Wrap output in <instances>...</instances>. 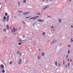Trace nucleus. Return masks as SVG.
<instances>
[{
	"label": "nucleus",
	"instance_id": "1",
	"mask_svg": "<svg viewBox=\"0 0 73 73\" xmlns=\"http://www.w3.org/2000/svg\"><path fill=\"white\" fill-rule=\"evenodd\" d=\"M22 61V59H21L19 60L18 61V64H19V65L21 64V63Z\"/></svg>",
	"mask_w": 73,
	"mask_h": 73
},
{
	"label": "nucleus",
	"instance_id": "2",
	"mask_svg": "<svg viewBox=\"0 0 73 73\" xmlns=\"http://www.w3.org/2000/svg\"><path fill=\"white\" fill-rule=\"evenodd\" d=\"M1 68V69H5V68H4V66L3 65H1L0 66Z\"/></svg>",
	"mask_w": 73,
	"mask_h": 73
},
{
	"label": "nucleus",
	"instance_id": "3",
	"mask_svg": "<svg viewBox=\"0 0 73 73\" xmlns=\"http://www.w3.org/2000/svg\"><path fill=\"white\" fill-rule=\"evenodd\" d=\"M56 42V40H53V41L51 43H50L51 45H52L54 43V42Z\"/></svg>",
	"mask_w": 73,
	"mask_h": 73
},
{
	"label": "nucleus",
	"instance_id": "4",
	"mask_svg": "<svg viewBox=\"0 0 73 73\" xmlns=\"http://www.w3.org/2000/svg\"><path fill=\"white\" fill-rule=\"evenodd\" d=\"M38 22H44V20H42V19H38Z\"/></svg>",
	"mask_w": 73,
	"mask_h": 73
},
{
	"label": "nucleus",
	"instance_id": "5",
	"mask_svg": "<svg viewBox=\"0 0 73 73\" xmlns=\"http://www.w3.org/2000/svg\"><path fill=\"white\" fill-rule=\"evenodd\" d=\"M9 16L8 15L7 16L6 18V21H9Z\"/></svg>",
	"mask_w": 73,
	"mask_h": 73
},
{
	"label": "nucleus",
	"instance_id": "6",
	"mask_svg": "<svg viewBox=\"0 0 73 73\" xmlns=\"http://www.w3.org/2000/svg\"><path fill=\"white\" fill-rule=\"evenodd\" d=\"M62 21V20L61 19H59L58 20V23H61V22Z\"/></svg>",
	"mask_w": 73,
	"mask_h": 73
},
{
	"label": "nucleus",
	"instance_id": "7",
	"mask_svg": "<svg viewBox=\"0 0 73 73\" xmlns=\"http://www.w3.org/2000/svg\"><path fill=\"white\" fill-rule=\"evenodd\" d=\"M30 12H27L25 13H23V14H24V15H27V14H28V13H29Z\"/></svg>",
	"mask_w": 73,
	"mask_h": 73
},
{
	"label": "nucleus",
	"instance_id": "8",
	"mask_svg": "<svg viewBox=\"0 0 73 73\" xmlns=\"http://www.w3.org/2000/svg\"><path fill=\"white\" fill-rule=\"evenodd\" d=\"M17 54H19V55H20V56H21V53H20V52L19 51H17Z\"/></svg>",
	"mask_w": 73,
	"mask_h": 73
},
{
	"label": "nucleus",
	"instance_id": "9",
	"mask_svg": "<svg viewBox=\"0 0 73 73\" xmlns=\"http://www.w3.org/2000/svg\"><path fill=\"white\" fill-rule=\"evenodd\" d=\"M6 28H7V30H9V25H6Z\"/></svg>",
	"mask_w": 73,
	"mask_h": 73
},
{
	"label": "nucleus",
	"instance_id": "10",
	"mask_svg": "<svg viewBox=\"0 0 73 73\" xmlns=\"http://www.w3.org/2000/svg\"><path fill=\"white\" fill-rule=\"evenodd\" d=\"M33 20H36L37 19V18H36L35 17H33Z\"/></svg>",
	"mask_w": 73,
	"mask_h": 73
},
{
	"label": "nucleus",
	"instance_id": "11",
	"mask_svg": "<svg viewBox=\"0 0 73 73\" xmlns=\"http://www.w3.org/2000/svg\"><path fill=\"white\" fill-rule=\"evenodd\" d=\"M42 56H45V53H44V52H43L42 53Z\"/></svg>",
	"mask_w": 73,
	"mask_h": 73
},
{
	"label": "nucleus",
	"instance_id": "12",
	"mask_svg": "<svg viewBox=\"0 0 73 73\" xmlns=\"http://www.w3.org/2000/svg\"><path fill=\"white\" fill-rule=\"evenodd\" d=\"M3 20H6V17L4 16L3 17Z\"/></svg>",
	"mask_w": 73,
	"mask_h": 73
},
{
	"label": "nucleus",
	"instance_id": "13",
	"mask_svg": "<svg viewBox=\"0 0 73 73\" xmlns=\"http://www.w3.org/2000/svg\"><path fill=\"white\" fill-rule=\"evenodd\" d=\"M22 22L23 24H25V25H26V23H25V22H24V21H22Z\"/></svg>",
	"mask_w": 73,
	"mask_h": 73
},
{
	"label": "nucleus",
	"instance_id": "14",
	"mask_svg": "<svg viewBox=\"0 0 73 73\" xmlns=\"http://www.w3.org/2000/svg\"><path fill=\"white\" fill-rule=\"evenodd\" d=\"M5 16H7L8 15V13H5Z\"/></svg>",
	"mask_w": 73,
	"mask_h": 73
},
{
	"label": "nucleus",
	"instance_id": "15",
	"mask_svg": "<svg viewBox=\"0 0 73 73\" xmlns=\"http://www.w3.org/2000/svg\"><path fill=\"white\" fill-rule=\"evenodd\" d=\"M3 31H4V32H6V29H3Z\"/></svg>",
	"mask_w": 73,
	"mask_h": 73
},
{
	"label": "nucleus",
	"instance_id": "16",
	"mask_svg": "<svg viewBox=\"0 0 73 73\" xmlns=\"http://www.w3.org/2000/svg\"><path fill=\"white\" fill-rule=\"evenodd\" d=\"M18 6H20V2H18Z\"/></svg>",
	"mask_w": 73,
	"mask_h": 73
},
{
	"label": "nucleus",
	"instance_id": "17",
	"mask_svg": "<svg viewBox=\"0 0 73 73\" xmlns=\"http://www.w3.org/2000/svg\"><path fill=\"white\" fill-rule=\"evenodd\" d=\"M2 72H3V73H5V70H3L2 71Z\"/></svg>",
	"mask_w": 73,
	"mask_h": 73
},
{
	"label": "nucleus",
	"instance_id": "18",
	"mask_svg": "<svg viewBox=\"0 0 73 73\" xmlns=\"http://www.w3.org/2000/svg\"><path fill=\"white\" fill-rule=\"evenodd\" d=\"M55 65H56V66H57V61H55Z\"/></svg>",
	"mask_w": 73,
	"mask_h": 73
},
{
	"label": "nucleus",
	"instance_id": "19",
	"mask_svg": "<svg viewBox=\"0 0 73 73\" xmlns=\"http://www.w3.org/2000/svg\"><path fill=\"white\" fill-rule=\"evenodd\" d=\"M23 2L24 3H26V0H24Z\"/></svg>",
	"mask_w": 73,
	"mask_h": 73
},
{
	"label": "nucleus",
	"instance_id": "20",
	"mask_svg": "<svg viewBox=\"0 0 73 73\" xmlns=\"http://www.w3.org/2000/svg\"><path fill=\"white\" fill-rule=\"evenodd\" d=\"M15 30H16V29L15 28H14L13 29V31H15Z\"/></svg>",
	"mask_w": 73,
	"mask_h": 73
},
{
	"label": "nucleus",
	"instance_id": "21",
	"mask_svg": "<svg viewBox=\"0 0 73 73\" xmlns=\"http://www.w3.org/2000/svg\"><path fill=\"white\" fill-rule=\"evenodd\" d=\"M49 6H46L45 7V8H46V9H47V8H48V7H49Z\"/></svg>",
	"mask_w": 73,
	"mask_h": 73
},
{
	"label": "nucleus",
	"instance_id": "22",
	"mask_svg": "<svg viewBox=\"0 0 73 73\" xmlns=\"http://www.w3.org/2000/svg\"><path fill=\"white\" fill-rule=\"evenodd\" d=\"M12 61H11L10 62L9 64L10 65H11L12 64Z\"/></svg>",
	"mask_w": 73,
	"mask_h": 73
},
{
	"label": "nucleus",
	"instance_id": "23",
	"mask_svg": "<svg viewBox=\"0 0 73 73\" xmlns=\"http://www.w3.org/2000/svg\"><path fill=\"white\" fill-rule=\"evenodd\" d=\"M18 45H21V42H19L18 43Z\"/></svg>",
	"mask_w": 73,
	"mask_h": 73
},
{
	"label": "nucleus",
	"instance_id": "24",
	"mask_svg": "<svg viewBox=\"0 0 73 73\" xmlns=\"http://www.w3.org/2000/svg\"><path fill=\"white\" fill-rule=\"evenodd\" d=\"M68 56H69V55H67L66 57V58H67V57H68Z\"/></svg>",
	"mask_w": 73,
	"mask_h": 73
},
{
	"label": "nucleus",
	"instance_id": "25",
	"mask_svg": "<svg viewBox=\"0 0 73 73\" xmlns=\"http://www.w3.org/2000/svg\"><path fill=\"white\" fill-rule=\"evenodd\" d=\"M37 15H41V14H40V13H37Z\"/></svg>",
	"mask_w": 73,
	"mask_h": 73
},
{
	"label": "nucleus",
	"instance_id": "26",
	"mask_svg": "<svg viewBox=\"0 0 73 73\" xmlns=\"http://www.w3.org/2000/svg\"><path fill=\"white\" fill-rule=\"evenodd\" d=\"M70 53V50H68V54H69Z\"/></svg>",
	"mask_w": 73,
	"mask_h": 73
},
{
	"label": "nucleus",
	"instance_id": "27",
	"mask_svg": "<svg viewBox=\"0 0 73 73\" xmlns=\"http://www.w3.org/2000/svg\"><path fill=\"white\" fill-rule=\"evenodd\" d=\"M45 35V32H44L43 33V35Z\"/></svg>",
	"mask_w": 73,
	"mask_h": 73
},
{
	"label": "nucleus",
	"instance_id": "28",
	"mask_svg": "<svg viewBox=\"0 0 73 73\" xmlns=\"http://www.w3.org/2000/svg\"><path fill=\"white\" fill-rule=\"evenodd\" d=\"M36 18H39V16H36V17H35Z\"/></svg>",
	"mask_w": 73,
	"mask_h": 73
},
{
	"label": "nucleus",
	"instance_id": "29",
	"mask_svg": "<svg viewBox=\"0 0 73 73\" xmlns=\"http://www.w3.org/2000/svg\"><path fill=\"white\" fill-rule=\"evenodd\" d=\"M19 13H21L22 12H23V11H19Z\"/></svg>",
	"mask_w": 73,
	"mask_h": 73
},
{
	"label": "nucleus",
	"instance_id": "30",
	"mask_svg": "<svg viewBox=\"0 0 73 73\" xmlns=\"http://www.w3.org/2000/svg\"><path fill=\"white\" fill-rule=\"evenodd\" d=\"M36 23H34L33 24V26H34L35 25V24H36Z\"/></svg>",
	"mask_w": 73,
	"mask_h": 73
},
{
	"label": "nucleus",
	"instance_id": "31",
	"mask_svg": "<svg viewBox=\"0 0 73 73\" xmlns=\"http://www.w3.org/2000/svg\"><path fill=\"white\" fill-rule=\"evenodd\" d=\"M69 65H70V63H69L68 64V66L69 67Z\"/></svg>",
	"mask_w": 73,
	"mask_h": 73
},
{
	"label": "nucleus",
	"instance_id": "32",
	"mask_svg": "<svg viewBox=\"0 0 73 73\" xmlns=\"http://www.w3.org/2000/svg\"><path fill=\"white\" fill-rule=\"evenodd\" d=\"M19 41L20 42H21V39H19Z\"/></svg>",
	"mask_w": 73,
	"mask_h": 73
},
{
	"label": "nucleus",
	"instance_id": "33",
	"mask_svg": "<svg viewBox=\"0 0 73 73\" xmlns=\"http://www.w3.org/2000/svg\"><path fill=\"white\" fill-rule=\"evenodd\" d=\"M43 9V10H44V9H46L45 7V8H43V9Z\"/></svg>",
	"mask_w": 73,
	"mask_h": 73
},
{
	"label": "nucleus",
	"instance_id": "34",
	"mask_svg": "<svg viewBox=\"0 0 73 73\" xmlns=\"http://www.w3.org/2000/svg\"><path fill=\"white\" fill-rule=\"evenodd\" d=\"M29 17H27L25 18V19H29Z\"/></svg>",
	"mask_w": 73,
	"mask_h": 73
},
{
	"label": "nucleus",
	"instance_id": "35",
	"mask_svg": "<svg viewBox=\"0 0 73 73\" xmlns=\"http://www.w3.org/2000/svg\"><path fill=\"white\" fill-rule=\"evenodd\" d=\"M65 64V62L64 60H63V65H64Z\"/></svg>",
	"mask_w": 73,
	"mask_h": 73
},
{
	"label": "nucleus",
	"instance_id": "36",
	"mask_svg": "<svg viewBox=\"0 0 73 73\" xmlns=\"http://www.w3.org/2000/svg\"><path fill=\"white\" fill-rule=\"evenodd\" d=\"M20 29H21V28H20V27H19V28L18 29V30H20Z\"/></svg>",
	"mask_w": 73,
	"mask_h": 73
},
{
	"label": "nucleus",
	"instance_id": "37",
	"mask_svg": "<svg viewBox=\"0 0 73 73\" xmlns=\"http://www.w3.org/2000/svg\"><path fill=\"white\" fill-rule=\"evenodd\" d=\"M23 38H25V35H23Z\"/></svg>",
	"mask_w": 73,
	"mask_h": 73
},
{
	"label": "nucleus",
	"instance_id": "38",
	"mask_svg": "<svg viewBox=\"0 0 73 73\" xmlns=\"http://www.w3.org/2000/svg\"><path fill=\"white\" fill-rule=\"evenodd\" d=\"M14 18H17V17H16V16H14Z\"/></svg>",
	"mask_w": 73,
	"mask_h": 73
},
{
	"label": "nucleus",
	"instance_id": "39",
	"mask_svg": "<svg viewBox=\"0 0 73 73\" xmlns=\"http://www.w3.org/2000/svg\"><path fill=\"white\" fill-rule=\"evenodd\" d=\"M23 41L24 42H26V40H23Z\"/></svg>",
	"mask_w": 73,
	"mask_h": 73
},
{
	"label": "nucleus",
	"instance_id": "40",
	"mask_svg": "<svg viewBox=\"0 0 73 73\" xmlns=\"http://www.w3.org/2000/svg\"><path fill=\"white\" fill-rule=\"evenodd\" d=\"M3 23H5V20H3Z\"/></svg>",
	"mask_w": 73,
	"mask_h": 73
},
{
	"label": "nucleus",
	"instance_id": "41",
	"mask_svg": "<svg viewBox=\"0 0 73 73\" xmlns=\"http://www.w3.org/2000/svg\"><path fill=\"white\" fill-rule=\"evenodd\" d=\"M38 59H40V57H38Z\"/></svg>",
	"mask_w": 73,
	"mask_h": 73
},
{
	"label": "nucleus",
	"instance_id": "42",
	"mask_svg": "<svg viewBox=\"0 0 73 73\" xmlns=\"http://www.w3.org/2000/svg\"><path fill=\"white\" fill-rule=\"evenodd\" d=\"M70 45H68V48H69L70 47Z\"/></svg>",
	"mask_w": 73,
	"mask_h": 73
},
{
	"label": "nucleus",
	"instance_id": "43",
	"mask_svg": "<svg viewBox=\"0 0 73 73\" xmlns=\"http://www.w3.org/2000/svg\"><path fill=\"white\" fill-rule=\"evenodd\" d=\"M50 1L52 2L53 1V0H49Z\"/></svg>",
	"mask_w": 73,
	"mask_h": 73
},
{
	"label": "nucleus",
	"instance_id": "44",
	"mask_svg": "<svg viewBox=\"0 0 73 73\" xmlns=\"http://www.w3.org/2000/svg\"><path fill=\"white\" fill-rule=\"evenodd\" d=\"M54 28V27H51V29H52V28Z\"/></svg>",
	"mask_w": 73,
	"mask_h": 73
},
{
	"label": "nucleus",
	"instance_id": "45",
	"mask_svg": "<svg viewBox=\"0 0 73 73\" xmlns=\"http://www.w3.org/2000/svg\"><path fill=\"white\" fill-rule=\"evenodd\" d=\"M72 41H73V40H72L70 41V42H72Z\"/></svg>",
	"mask_w": 73,
	"mask_h": 73
},
{
	"label": "nucleus",
	"instance_id": "46",
	"mask_svg": "<svg viewBox=\"0 0 73 73\" xmlns=\"http://www.w3.org/2000/svg\"><path fill=\"white\" fill-rule=\"evenodd\" d=\"M47 17H50V16H47Z\"/></svg>",
	"mask_w": 73,
	"mask_h": 73
},
{
	"label": "nucleus",
	"instance_id": "47",
	"mask_svg": "<svg viewBox=\"0 0 73 73\" xmlns=\"http://www.w3.org/2000/svg\"><path fill=\"white\" fill-rule=\"evenodd\" d=\"M71 28H73V26H71Z\"/></svg>",
	"mask_w": 73,
	"mask_h": 73
},
{
	"label": "nucleus",
	"instance_id": "48",
	"mask_svg": "<svg viewBox=\"0 0 73 73\" xmlns=\"http://www.w3.org/2000/svg\"><path fill=\"white\" fill-rule=\"evenodd\" d=\"M58 65H59V66H60V63H59V64H58Z\"/></svg>",
	"mask_w": 73,
	"mask_h": 73
},
{
	"label": "nucleus",
	"instance_id": "49",
	"mask_svg": "<svg viewBox=\"0 0 73 73\" xmlns=\"http://www.w3.org/2000/svg\"><path fill=\"white\" fill-rule=\"evenodd\" d=\"M1 27V25H0V27Z\"/></svg>",
	"mask_w": 73,
	"mask_h": 73
},
{
	"label": "nucleus",
	"instance_id": "50",
	"mask_svg": "<svg viewBox=\"0 0 73 73\" xmlns=\"http://www.w3.org/2000/svg\"><path fill=\"white\" fill-rule=\"evenodd\" d=\"M68 61H69V59H68Z\"/></svg>",
	"mask_w": 73,
	"mask_h": 73
},
{
	"label": "nucleus",
	"instance_id": "51",
	"mask_svg": "<svg viewBox=\"0 0 73 73\" xmlns=\"http://www.w3.org/2000/svg\"><path fill=\"white\" fill-rule=\"evenodd\" d=\"M66 68H67V66L66 65Z\"/></svg>",
	"mask_w": 73,
	"mask_h": 73
},
{
	"label": "nucleus",
	"instance_id": "52",
	"mask_svg": "<svg viewBox=\"0 0 73 73\" xmlns=\"http://www.w3.org/2000/svg\"><path fill=\"white\" fill-rule=\"evenodd\" d=\"M73 40V38H71V40Z\"/></svg>",
	"mask_w": 73,
	"mask_h": 73
},
{
	"label": "nucleus",
	"instance_id": "53",
	"mask_svg": "<svg viewBox=\"0 0 73 73\" xmlns=\"http://www.w3.org/2000/svg\"><path fill=\"white\" fill-rule=\"evenodd\" d=\"M70 61H72V59H70Z\"/></svg>",
	"mask_w": 73,
	"mask_h": 73
},
{
	"label": "nucleus",
	"instance_id": "54",
	"mask_svg": "<svg viewBox=\"0 0 73 73\" xmlns=\"http://www.w3.org/2000/svg\"><path fill=\"white\" fill-rule=\"evenodd\" d=\"M23 42V40L22 41H21V42Z\"/></svg>",
	"mask_w": 73,
	"mask_h": 73
},
{
	"label": "nucleus",
	"instance_id": "55",
	"mask_svg": "<svg viewBox=\"0 0 73 73\" xmlns=\"http://www.w3.org/2000/svg\"><path fill=\"white\" fill-rule=\"evenodd\" d=\"M31 19H31V18L29 19V20H31Z\"/></svg>",
	"mask_w": 73,
	"mask_h": 73
},
{
	"label": "nucleus",
	"instance_id": "56",
	"mask_svg": "<svg viewBox=\"0 0 73 73\" xmlns=\"http://www.w3.org/2000/svg\"><path fill=\"white\" fill-rule=\"evenodd\" d=\"M38 50H40V49H38Z\"/></svg>",
	"mask_w": 73,
	"mask_h": 73
},
{
	"label": "nucleus",
	"instance_id": "57",
	"mask_svg": "<svg viewBox=\"0 0 73 73\" xmlns=\"http://www.w3.org/2000/svg\"><path fill=\"white\" fill-rule=\"evenodd\" d=\"M45 0H42V1H44Z\"/></svg>",
	"mask_w": 73,
	"mask_h": 73
},
{
	"label": "nucleus",
	"instance_id": "58",
	"mask_svg": "<svg viewBox=\"0 0 73 73\" xmlns=\"http://www.w3.org/2000/svg\"><path fill=\"white\" fill-rule=\"evenodd\" d=\"M31 19H33V17L31 18Z\"/></svg>",
	"mask_w": 73,
	"mask_h": 73
},
{
	"label": "nucleus",
	"instance_id": "59",
	"mask_svg": "<svg viewBox=\"0 0 73 73\" xmlns=\"http://www.w3.org/2000/svg\"><path fill=\"white\" fill-rule=\"evenodd\" d=\"M33 35L34 34V33H32Z\"/></svg>",
	"mask_w": 73,
	"mask_h": 73
},
{
	"label": "nucleus",
	"instance_id": "60",
	"mask_svg": "<svg viewBox=\"0 0 73 73\" xmlns=\"http://www.w3.org/2000/svg\"><path fill=\"white\" fill-rule=\"evenodd\" d=\"M46 1H48V0H46Z\"/></svg>",
	"mask_w": 73,
	"mask_h": 73
},
{
	"label": "nucleus",
	"instance_id": "61",
	"mask_svg": "<svg viewBox=\"0 0 73 73\" xmlns=\"http://www.w3.org/2000/svg\"><path fill=\"white\" fill-rule=\"evenodd\" d=\"M53 31H54V29H53Z\"/></svg>",
	"mask_w": 73,
	"mask_h": 73
},
{
	"label": "nucleus",
	"instance_id": "62",
	"mask_svg": "<svg viewBox=\"0 0 73 73\" xmlns=\"http://www.w3.org/2000/svg\"><path fill=\"white\" fill-rule=\"evenodd\" d=\"M69 1H70H70H70V0H69Z\"/></svg>",
	"mask_w": 73,
	"mask_h": 73
},
{
	"label": "nucleus",
	"instance_id": "63",
	"mask_svg": "<svg viewBox=\"0 0 73 73\" xmlns=\"http://www.w3.org/2000/svg\"><path fill=\"white\" fill-rule=\"evenodd\" d=\"M19 15H20V14H18Z\"/></svg>",
	"mask_w": 73,
	"mask_h": 73
},
{
	"label": "nucleus",
	"instance_id": "64",
	"mask_svg": "<svg viewBox=\"0 0 73 73\" xmlns=\"http://www.w3.org/2000/svg\"><path fill=\"white\" fill-rule=\"evenodd\" d=\"M72 65H73V63L72 64Z\"/></svg>",
	"mask_w": 73,
	"mask_h": 73
}]
</instances>
